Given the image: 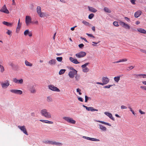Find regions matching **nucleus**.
Listing matches in <instances>:
<instances>
[{"instance_id":"28","label":"nucleus","mask_w":146,"mask_h":146,"mask_svg":"<svg viewBox=\"0 0 146 146\" xmlns=\"http://www.w3.org/2000/svg\"><path fill=\"white\" fill-rule=\"evenodd\" d=\"M104 10V11L106 13H110L111 12V10L107 7H105Z\"/></svg>"},{"instance_id":"27","label":"nucleus","mask_w":146,"mask_h":146,"mask_svg":"<svg viewBox=\"0 0 146 146\" xmlns=\"http://www.w3.org/2000/svg\"><path fill=\"white\" fill-rule=\"evenodd\" d=\"M38 14L40 17H44L47 16L46 13L42 12H41Z\"/></svg>"},{"instance_id":"20","label":"nucleus","mask_w":146,"mask_h":146,"mask_svg":"<svg viewBox=\"0 0 146 146\" xmlns=\"http://www.w3.org/2000/svg\"><path fill=\"white\" fill-rule=\"evenodd\" d=\"M3 24L7 26L11 27L12 26L13 23L4 21L3 22Z\"/></svg>"},{"instance_id":"17","label":"nucleus","mask_w":146,"mask_h":146,"mask_svg":"<svg viewBox=\"0 0 146 146\" xmlns=\"http://www.w3.org/2000/svg\"><path fill=\"white\" fill-rule=\"evenodd\" d=\"M29 90L32 93H35L36 92V90L33 85L30 86L29 88Z\"/></svg>"},{"instance_id":"55","label":"nucleus","mask_w":146,"mask_h":146,"mask_svg":"<svg viewBox=\"0 0 146 146\" xmlns=\"http://www.w3.org/2000/svg\"><path fill=\"white\" fill-rule=\"evenodd\" d=\"M134 68V67L133 66H130L128 68H129V69H127V70H131L133 69Z\"/></svg>"},{"instance_id":"39","label":"nucleus","mask_w":146,"mask_h":146,"mask_svg":"<svg viewBox=\"0 0 146 146\" xmlns=\"http://www.w3.org/2000/svg\"><path fill=\"white\" fill-rule=\"evenodd\" d=\"M29 33V29L25 30L24 32V35H25L26 36L27 34H28Z\"/></svg>"},{"instance_id":"21","label":"nucleus","mask_w":146,"mask_h":146,"mask_svg":"<svg viewBox=\"0 0 146 146\" xmlns=\"http://www.w3.org/2000/svg\"><path fill=\"white\" fill-rule=\"evenodd\" d=\"M137 31L139 32L145 34L146 33V31L142 28H138L137 29Z\"/></svg>"},{"instance_id":"34","label":"nucleus","mask_w":146,"mask_h":146,"mask_svg":"<svg viewBox=\"0 0 146 146\" xmlns=\"http://www.w3.org/2000/svg\"><path fill=\"white\" fill-rule=\"evenodd\" d=\"M0 68L1 69V73L3 72L5 70V69L4 68L3 66L0 64Z\"/></svg>"},{"instance_id":"52","label":"nucleus","mask_w":146,"mask_h":146,"mask_svg":"<svg viewBox=\"0 0 146 146\" xmlns=\"http://www.w3.org/2000/svg\"><path fill=\"white\" fill-rule=\"evenodd\" d=\"M121 109H126L127 108V107L124 106H121Z\"/></svg>"},{"instance_id":"48","label":"nucleus","mask_w":146,"mask_h":146,"mask_svg":"<svg viewBox=\"0 0 146 146\" xmlns=\"http://www.w3.org/2000/svg\"><path fill=\"white\" fill-rule=\"evenodd\" d=\"M7 30V31L6 32V33L9 35H10L12 33L11 31L9 30Z\"/></svg>"},{"instance_id":"53","label":"nucleus","mask_w":146,"mask_h":146,"mask_svg":"<svg viewBox=\"0 0 146 146\" xmlns=\"http://www.w3.org/2000/svg\"><path fill=\"white\" fill-rule=\"evenodd\" d=\"M131 3L135 5V0H130Z\"/></svg>"},{"instance_id":"44","label":"nucleus","mask_w":146,"mask_h":146,"mask_svg":"<svg viewBox=\"0 0 146 146\" xmlns=\"http://www.w3.org/2000/svg\"><path fill=\"white\" fill-rule=\"evenodd\" d=\"M21 23H18L17 27V29H20V27L21 26Z\"/></svg>"},{"instance_id":"14","label":"nucleus","mask_w":146,"mask_h":146,"mask_svg":"<svg viewBox=\"0 0 146 146\" xmlns=\"http://www.w3.org/2000/svg\"><path fill=\"white\" fill-rule=\"evenodd\" d=\"M102 81L103 84L105 85L109 82L110 79L107 77H102Z\"/></svg>"},{"instance_id":"41","label":"nucleus","mask_w":146,"mask_h":146,"mask_svg":"<svg viewBox=\"0 0 146 146\" xmlns=\"http://www.w3.org/2000/svg\"><path fill=\"white\" fill-rule=\"evenodd\" d=\"M113 24L116 27H118L119 26L118 23L117 22V21H114L113 22Z\"/></svg>"},{"instance_id":"9","label":"nucleus","mask_w":146,"mask_h":146,"mask_svg":"<svg viewBox=\"0 0 146 146\" xmlns=\"http://www.w3.org/2000/svg\"><path fill=\"white\" fill-rule=\"evenodd\" d=\"M119 24L122 27L126 29H130V26L127 24L125 23L124 22L120 21L119 22Z\"/></svg>"},{"instance_id":"56","label":"nucleus","mask_w":146,"mask_h":146,"mask_svg":"<svg viewBox=\"0 0 146 146\" xmlns=\"http://www.w3.org/2000/svg\"><path fill=\"white\" fill-rule=\"evenodd\" d=\"M139 113L141 114H145V112L142 111L141 110H139Z\"/></svg>"},{"instance_id":"23","label":"nucleus","mask_w":146,"mask_h":146,"mask_svg":"<svg viewBox=\"0 0 146 146\" xmlns=\"http://www.w3.org/2000/svg\"><path fill=\"white\" fill-rule=\"evenodd\" d=\"M141 12L140 11L136 12L134 14V16L135 17L137 18L141 15Z\"/></svg>"},{"instance_id":"15","label":"nucleus","mask_w":146,"mask_h":146,"mask_svg":"<svg viewBox=\"0 0 146 146\" xmlns=\"http://www.w3.org/2000/svg\"><path fill=\"white\" fill-rule=\"evenodd\" d=\"M104 114L108 117L111 120L113 121H115V119L113 117L112 114L111 113L108 112H104Z\"/></svg>"},{"instance_id":"33","label":"nucleus","mask_w":146,"mask_h":146,"mask_svg":"<svg viewBox=\"0 0 146 146\" xmlns=\"http://www.w3.org/2000/svg\"><path fill=\"white\" fill-rule=\"evenodd\" d=\"M47 100L48 102H50L52 101V100L51 97L48 96L47 98Z\"/></svg>"},{"instance_id":"18","label":"nucleus","mask_w":146,"mask_h":146,"mask_svg":"<svg viewBox=\"0 0 146 146\" xmlns=\"http://www.w3.org/2000/svg\"><path fill=\"white\" fill-rule=\"evenodd\" d=\"M56 60L55 59H52L48 61V64L51 66L54 65L56 63Z\"/></svg>"},{"instance_id":"43","label":"nucleus","mask_w":146,"mask_h":146,"mask_svg":"<svg viewBox=\"0 0 146 146\" xmlns=\"http://www.w3.org/2000/svg\"><path fill=\"white\" fill-rule=\"evenodd\" d=\"M75 78L76 79V80H77V81H78L79 80L80 78V76L76 74V75L75 76Z\"/></svg>"},{"instance_id":"60","label":"nucleus","mask_w":146,"mask_h":146,"mask_svg":"<svg viewBox=\"0 0 146 146\" xmlns=\"http://www.w3.org/2000/svg\"><path fill=\"white\" fill-rule=\"evenodd\" d=\"M125 19L127 22H129V19L127 17H125Z\"/></svg>"},{"instance_id":"38","label":"nucleus","mask_w":146,"mask_h":146,"mask_svg":"<svg viewBox=\"0 0 146 146\" xmlns=\"http://www.w3.org/2000/svg\"><path fill=\"white\" fill-rule=\"evenodd\" d=\"M94 16V15L93 13L90 14L88 16V18L89 19H91Z\"/></svg>"},{"instance_id":"47","label":"nucleus","mask_w":146,"mask_h":146,"mask_svg":"<svg viewBox=\"0 0 146 146\" xmlns=\"http://www.w3.org/2000/svg\"><path fill=\"white\" fill-rule=\"evenodd\" d=\"M93 107H88V109H87V110L88 111H92Z\"/></svg>"},{"instance_id":"61","label":"nucleus","mask_w":146,"mask_h":146,"mask_svg":"<svg viewBox=\"0 0 146 146\" xmlns=\"http://www.w3.org/2000/svg\"><path fill=\"white\" fill-rule=\"evenodd\" d=\"M81 38L82 39L84 40L85 41L87 42H88V41H87L86 39L84 38H82L81 37Z\"/></svg>"},{"instance_id":"22","label":"nucleus","mask_w":146,"mask_h":146,"mask_svg":"<svg viewBox=\"0 0 146 146\" xmlns=\"http://www.w3.org/2000/svg\"><path fill=\"white\" fill-rule=\"evenodd\" d=\"M54 141L47 140L44 141V143L46 144H50L53 145Z\"/></svg>"},{"instance_id":"8","label":"nucleus","mask_w":146,"mask_h":146,"mask_svg":"<svg viewBox=\"0 0 146 146\" xmlns=\"http://www.w3.org/2000/svg\"><path fill=\"white\" fill-rule=\"evenodd\" d=\"M1 85L3 88L5 89L7 88L9 85V81L8 80H6L5 83L1 82Z\"/></svg>"},{"instance_id":"10","label":"nucleus","mask_w":146,"mask_h":146,"mask_svg":"<svg viewBox=\"0 0 146 146\" xmlns=\"http://www.w3.org/2000/svg\"><path fill=\"white\" fill-rule=\"evenodd\" d=\"M10 91L12 93L19 95L22 94L23 93L22 91L20 90L12 89L10 90Z\"/></svg>"},{"instance_id":"5","label":"nucleus","mask_w":146,"mask_h":146,"mask_svg":"<svg viewBox=\"0 0 146 146\" xmlns=\"http://www.w3.org/2000/svg\"><path fill=\"white\" fill-rule=\"evenodd\" d=\"M89 64V63H87L82 65L81 67L82 68V71L84 72H87L89 71V69L86 66Z\"/></svg>"},{"instance_id":"49","label":"nucleus","mask_w":146,"mask_h":146,"mask_svg":"<svg viewBox=\"0 0 146 146\" xmlns=\"http://www.w3.org/2000/svg\"><path fill=\"white\" fill-rule=\"evenodd\" d=\"M96 121L100 123H102L104 124H105V123H106V122H105L104 121H99V120H96Z\"/></svg>"},{"instance_id":"2","label":"nucleus","mask_w":146,"mask_h":146,"mask_svg":"<svg viewBox=\"0 0 146 146\" xmlns=\"http://www.w3.org/2000/svg\"><path fill=\"white\" fill-rule=\"evenodd\" d=\"M63 119L67 122L72 124H75L76 123L75 120H74L72 118L70 117H63Z\"/></svg>"},{"instance_id":"62","label":"nucleus","mask_w":146,"mask_h":146,"mask_svg":"<svg viewBox=\"0 0 146 146\" xmlns=\"http://www.w3.org/2000/svg\"><path fill=\"white\" fill-rule=\"evenodd\" d=\"M12 2H13V4H12L13 5H16V3H15V0H12Z\"/></svg>"},{"instance_id":"6","label":"nucleus","mask_w":146,"mask_h":146,"mask_svg":"<svg viewBox=\"0 0 146 146\" xmlns=\"http://www.w3.org/2000/svg\"><path fill=\"white\" fill-rule=\"evenodd\" d=\"M13 81L15 83L18 84H22L23 83V79L21 78L19 80H18L16 78L13 79Z\"/></svg>"},{"instance_id":"51","label":"nucleus","mask_w":146,"mask_h":146,"mask_svg":"<svg viewBox=\"0 0 146 146\" xmlns=\"http://www.w3.org/2000/svg\"><path fill=\"white\" fill-rule=\"evenodd\" d=\"M78 46L80 48H82L84 46V45L83 44H81L79 45Z\"/></svg>"},{"instance_id":"64","label":"nucleus","mask_w":146,"mask_h":146,"mask_svg":"<svg viewBox=\"0 0 146 146\" xmlns=\"http://www.w3.org/2000/svg\"><path fill=\"white\" fill-rule=\"evenodd\" d=\"M28 35L29 36H31L32 35V33L30 32H29Z\"/></svg>"},{"instance_id":"4","label":"nucleus","mask_w":146,"mask_h":146,"mask_svg":"<svg viewBox=\"0 0 146 146\" xmlns=\"http://www.w3.org/2000/svg\"><path fill=\"white\" fill-rule=\"evenodd\" d=\"M86 55V53L84 52L81 51L76 54L75 55L76 57L79 58L83 57Z\"/></svg>"},{"instance_id":"3","label":"nucleus","mask_w":146,"mask_h":146,"mask_svg":"<svg viewBox=\"0 0 146 146\" xmlns=\"http://www.w3.org/2000/svg\"><path fill=\"white\" fill-rule=\"evenodd\" d=\"M48 87L49 89L54 91L57 92H60V90L59 89L53 85H48Z\"/></svg>"},{"instance_id":"1","label":"nucleus","mask_w":146,"mask_h":146,"mask_svg":"<svg viewBox=\"0 0 146 146\" xmlns=\"http://www.w3.org/2000/svg\"><path fill=\"white\" fill-rule=\"evenodd\" d=\"M40 113L42 116L47 118H51L52 117L50 113L46 109H43L40 111Z\"/></svg>"},{"instance_id":"32","label":"nucleus","mask_w":146,"mask_h":146,"mask_svg":"<svg viewBox=\"0 0 146 146\" xmlns=\"http://www.w3.org/2000/svg\"><path fill=\"white\" fill-rule=\"evenodd\" d=\"M66 71L65 69H61L60 70L59 72V75H62Z\"/></svg>"},{"instance_id":"35","label":"nucleus","mask_w":146,"mask_h":146,"mask_svg":"<svg viewBox=\"0 0 146 146\" xmlns=\"http://www.w3.org/2000/svg\"><path fill=\"white\" fill-rule=\"evenodd\" d=\"M91 141H100V140L98 139L93 138H91Z\"/></svg>"},{"instance_id":"11","label":"nucleus","mask_w":146,"mask_h":146,"mask_svg":"<svg viewBox=\"0 0 146 146\" xmlns=\"http://www.w3.org/2000/svg\"><path fill=\"white\" fill-rule=\"evenodd\" d=\"M1 12L4 13L6 14L9 13V12L7 9L6 5H5L0 10Z\"/></svg>"},{"instance_id":"12","label":"nucleus","mask_w":146,"mask_h":146,"mask_svg":"<svg viewBox=\"0 0 146 146\" xmlns=\"http://www.w3.org/2000/svg\"><path fill=\"white\" fill-rule=\"evenodd\" d=\"M18 127L25 134L27 135H28V134L26 130L25 127V126H20L19 125L18 126Z\"/></svg>"},{"instance_id":"42","label":"nucleus","mask_w":146,"mask_h":146,"mask_svg":"<svg viewBox=\"0 0 146 146\" xmlns=\"http://www.w3.org/2000/svg\"><path fill=\"white\" fill-rule=\"evenodd\" d=\"M90 98L89 97H88L86 96H85V102H87L88 100H89V99H90Z\"/></svg>"},{"instance_id":"13","label":"nucleus","mask_w":146,"mask_h":146,"mask_svg":"<svg viewBox=\"0 0 146 146\" xmlns=\"http://www.w3.org/2000/svg\"><path fill=\"white\" fill-rule=\"evenodd\" d=\"M25 23L27 25H28L30 23H32L31 18L30 16H26L25 18Z\"/></svg>"},{"instance_id":"30","label":"nucleus","mask_w":146,"mask_h":146,"mask_svg":"<svg viewBox=\"0 0 146 146\" xmlns=\"http://www.w3.org/2000/svg\"><path fill=\"white\" fill-rule=\"evenodd\" d=\"M25 64L26 66L31 67L32 66L33 64L32 63H30L27 60L25 61Z\"/></svg>"},{"instance_id":"59","label":"nucleus","mask_w":146,"mask_h":146,"mask_svg":"<svg viewBox=\"0 0 146 146\" xmlns=\"http://www.w3.org/2000/svg\"><path fill=\"white\" fill-rule=\"evenodd\" d=\"M96 83L97 84H100V85H104L103 84V82L102 83H101V82H96Z\"/></svg>"},{"instance_id":"37","label":"nucleus","mask_w":146,"mask_h":146,"mask_svg":"<svg viewBox=\"0 0 146 146\" xmlns=\"http://www.w3.org/2000/svg\"><path fill=\"white\" fill-rule=\"evenodd\" d=\"M82 23L86 26H88L89 25V23L85 21H82Z\"/></svg>"},{"instance_id":"54","label":"nucleus","mask_w":146,"mask_h":146,"mask_svg":"<svg viewBox=\"0 0 146 146\" xmlns=\"http://www.w3.org/2000/svg\"><path fill=\"white\" fill-rule=\"evenodd\" d=\"M140 75H141V74H134V75L136 76V78H139V77H141V76H139Z\"/></svg>"},{"instance_id":"40","label":"nucleus","mask_w":146,"mask_h":146,"mask_svg":"<svg viewBox=\"0 0 146 146\" xmlns=\"http://www.w3.org/2000/svg\"><path fill=\"white\" fill-rule=\"evenodd\" d=\"M113 85H107L106 86H105L104 87V88H109L110 87L112 86Z\"/></svg>"},{"instance_id":"26","label":"nucleus","mask_w":146,"mask_h":146,"mask_svg":"<svg viewBox=\"0 0 146 146\" xmlns=\"http://www.w3.org/2000/svg\"><path fill=\"white\" fill-rule=\"evenodd\" d=\"M120 76H118L116 77H115L114 78V80L115 82L117 83L120 79Z\"/></svg>"},{"instance_id":"45","label":"nucleus","mask_w":146,"mask_h":146,"mask_svg":"<svg viewBox=\"0 0 146 146\" xmlns=\"http://www.w3.org/2000/svg\"><path fill=\"white\" fill-rule=\"evenodd\" d=\"M86 35H87L88 36L91 37L92 38H95V37L92 35V34H89L88 33H86Z\"/></svg>"},{"instance_id":"50","label":"nucleus","mask_w":146,"mask_h":146,"mask_svg":"<svg viewBox=\"0 0 146 146\" xmlns=\"http://www.w3.org/2000/svg\"><path fill=\"white\" fill-rule=\"evenodd\" d=\"M139 76H141V77H142L143 78H146V74H141V75H140Z\"/></svg>"},{"instance_id":"36","label":"nucleus","mask_w":146,"mask_h":146,"mask_svg":"<svg viewBox=\"0 0 146 146\" xmlns=\"http://www.w3.org/2000/svg\"><path fill=\"white\" fill-rule=\"evenodd\" d=\"M56 59L59 62H61L62 61V57H57L56 58Z\"/></svg>"},{"instance_id":"7","label":"nucleus","mask_w":146,"mask_h":146,"mask_svg":"<svg viewBox=\"0 0 146 146\" xmlns=\"http://www.w3.org/2000/svg\"><path fill=\"white\" fill-rule=\"evenodd\" d=\"M77 74V71L76 70H74L73 71H70L68 75L71 78H73L74 77V75H76Z\"/></svg>"},{"instance_id":"46","label":"nucleus","mask_w":146,"mask_h":146,"mask_svg":"<svg viewBox=\"0 0 146 146\" xmlns=\"http://www.w3.org/2000/svg\"><path fill=\"white\" fill-rule=\"evenodd\" d=\"M83 138H84V139H86L87 140H90L91 141V138H90V137H86V136H84L83 137Z\"/></svg>"},{"instance_id":"57","label":"nucleus","mask_w":146,"mask_h":146,"mask_svg":"<svg viewBox=\"0 0 146 146\" xmlns=\"http://www.w3.org/2000/svg\"><path fill=\"white\" fill-rule=\"evenodd\" d=\"M78 100L80 101V102H83V99L82 98H81V97H79L78 98Z\"/></svg>"},{"instance_id":"31","label":"nucleus","mask_w":146,"mask_h":146,"mask_svg":"<svg viewBox=\"0 0 146 146\" xmlns=\"http://www.w3.org/2000/svg\"><path fill=\"white\" fill-rule=\"evenodd\" d=\"M36 11L37 12L38 14L41 13V11L40 7L39 6H37L36 8Z\"/></svg>"},{"instance_id":"25","label":"nucleus","mask_w":146,"mask_h":146,"mask_svg":"<svg viewBox=\"0 0 146 146\" xmlns=\"http://www.w3.org/2000/svg\"><path fill=\"white\" fill-rule=\"evenodd\" d=\"M89 10L90 11L93 13H95L97 11L96 9L92 7H89Z\"/></svg>"},{"instance_id":"63","label":"nucleus","mask_w":146,"mask_h":146,"mask_svg":"<svg viewBox=\"0 0 146 146\" xmlns=\"http://www.w3.org/2000/svg\"><path fill=\"white\" fill-rule=\"evenodd\" d=\"M92 30H93V31L94 32L95 31V27H92Z\"/></svg>"},{"instance_id":"16","label":"nucleus","mask_w":146,"mask_h":146,"mask_svg":"<svg viewBox=\"0 0 146 146\" xmlns=\"http://www.w3.org/2000/svg\"><path fill=\"white\" fill-rule=\"evenodd\" d=\"M70 60L72 63L75 64H78L80 63L76 58H73L70 57L69 58Z\"/></svg>"},{"instance_id":"58","label":"nucleus","mask_w":146,"mask_h":146,"mask_svg":"<svg viewBox=\"0 0 146 146\" xmlns=\"http://www.w3.org/2000/svg\"><path fill=\"white\" fill-rule=\"evenodd\" d=\"M127 60V58H124L121 59L122 62H126Z\"/></svg>"},{"instance_id":"19","label":"nucleus","mask_w":146,"mask_h":146,"mask_svg":"<svg viewBox=\"0 0 146 146\" xmlns=\"http://www.w3.org/2000/svg\"><path fill=\"white\" fill-rule=\"evenodd\" d=\"M98 126H99V128L101 130L104 131H106V128L104 126L102 125L101 124H99L98 125Z\"/></svg>"},{"instance_id":"29","label":"nucleus","mask_w":146,"mask_h":146,"mask_svg":"<svg viewBox=\"0 0 146 146\" xmlns=\"http://www.w3.org/2000/svg\"><path fill=\"white\" fill-rule=\"evenodd\" d=\"M53 145H56L61 146L62 145V143L59 142H56L55 141H54Z\"/></svg>"},{"instance_id":"24","label":"nucleus","mask_w":146,"mask_h":146,"mask_svg":"<svg viewBox=\"0 0 146 146\" xmlns=\"http://www.w3.org/2000/svg\"><path fill=\"white\" fill-rule=\"evenodd\" d=\"M40 121L44 123H48L49 124H52L53 123V122L52 121H48L47 120H40Z\"/></svg>"}]
</instances>
